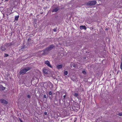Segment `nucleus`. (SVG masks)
<instances>
[{
	"label": "nucleus",
	"mask_w": 122,
	"mask_h": 122,
	"mask_svg": "<svg viewBox=\"0 0 122 122\" xmlns=\"http://www.w3.org/2000/svg\"><path fill=\"white\" fill-rule=\"evenodd\" d=\"M30 68L29 67H27L21 70L20 72V74H25L26 72L30 70Z\"/></svg>",
	"instance_id": "1"
},
{
	"label": "nucleus",
	"mask_w": 122,
	"mask_h": 122,
	"mask_svg": "<svg viewBox=\"0 0 122 122\" xmlns=\"http://www.w3.org/2000/svg\"><path fill=\"white\" fill-rule=\"evenodd\" d=\"M97 2L95 1H93L89 2L88 3V5L91 6L92 5H94L96 4Z\"/></svg>",
	"instance_id": "2"
},
{
	"label": "nucleus",
	"mask_w": 122,
	"mask_h": 122,
	"mask_svg": "<svg viewBox=\"0 0 122 122\" xmlns=\"http://www.w3.org/2000/svg\"><path fill=\"white\" fill-rule=\"evenodd\" d=\"M54 47V46L53 45H51L49 47L46 49V50H45L44 52H45V51H49L50 50L52 49Z\"/></svg>",
	"instance_id": "3"
},
{
	"label": "nucleus",
	"mask_w": 122,
	"mask_h": 122,
	"mask_svg": "<svg viewBox=\"0 0 122 122\" xmlns=\"http://www.w3.org/2000/svg\"><path fill=\"white\" fill-rule=\"evenodd\" d=\"M54 47V46L53 45H51L49 47L46 49V50H45L44 52H45V51H49L50 50L52 49Z\"/></svg>",
	"instance_id": "4"
},
{
	"label": "nucleus",
	"mask_w": 122,
	"mask_h": 122,
	"mask_svg": "<svg viewBox=\"0 0 122 122\" xmlns=\"http://www.w3.org/2000/svg\"><path fill=\"white\" fill-rule=\"evenodd\" d=\"M0 102L4 104H7V103L6 100L2 99H0Z\"/></svg>",
	"instance_id": "5"
},
{
	"label": "nucleus",
	"mask_w": 122,
	"mask_h": 122,
	"mask_svg": "<svg viewBox=\"0 0 122 122\" xmlns=\"http://www.w3.org/2000/svg\"><path fill=\"white\" fill-rule=\"evenodd\" d=\"M45 64L47 65V66L50 68H51L52 67L50 64L49 62L47 61H46L45 62Z\"/></svg>",
	"instance_id": "6"
},
{
	"label": "nucleus",
	"mask_w": 122,
	"mask_h": 122,
	"mask_svg": "<svg viewBox=\"0 0 122 122\" xmlns=\"http://www.w3.org/2000/svg\"><path fill=\"white\" fill-rule=\"evenodd\" d=\"M59 8L58 7H56L54 8L52 11L53 12H57L59 10Z\"/></svg>",
	"instance_id": "7"
},
{
	"label": "nucleus",
	"mask_w": 122,
	"mask_h": 122,
	"mask_svg": "<svg viewBox=\"0 0 122 122\" xmlns=\"http://www.w3.org/2000/svg\"><path fill=\"white\" fill-rule=\"evenodd\" d=\"M43 73L46 74H47L48 73L49 71L48 70L45 69H44L43 70Z\"/></svg>",
	"instance_id": "8"
},
{
	"label": "nucleus",
	"mask_w": 122,
	"mask_h": 122,
	"mask_svg": "<svg viewBox=\"0 0 122 122\" xmlns=\"http://www.w3.org/2000/svg\"><path fill=\"white\" fill-rule=\"evenodd\" d=\"M80 28L81 30L84 29L86 30V28L85 26L81 25L80 26Z\"/></svg>",
	"instance_id": "9"
},
{
	"label": "nucleus",
	"mask_w": 122,
	"mask_h": 122,
	"mask_svg": "<svg viewBox=\"0 0 122 122\" xmlns=\"http://www.w3.org/2000/svg\"><path fill=\"white\" fill-rule=\"evenodd\" d=\"M5 87L3 86L2 85L0 86V90H3L5 89Z\"/></svg>",
	"instance_id": "10"
},
{
	"label": "nucleus",
	"mask_w": 122,
	"mask_h": 122,
	"mask_svg": "<svg viewBox=\"0 0 122 122\" xmlns=\"http://www.w3.org/2000/svg\"><path fill=\"white\" fill-rule=\"evenodd\" d=\"M62 65H58L57 66V68L58 69H61L62 67Z\"/></svg>",
	"instance_id": "11"
},
{
	"label": "nucleus",
	"mask_w": 122,
	"mask_h": 122,
	"mask_svg": "<svg viewBox=\"0 0 122 122\" xmlns=\"http://www.w3.org/2000/svg\"><path fill=\"white\" fill-rule=\"evenodd\" d=\"M1 49L2 51H4L5 50V49L4 47L2 46L1 47Z\"/></svg>",
	"instance_id": "12"
},
{
	"label": "nucleus",
	"mask_w": 122,
	"mask_h": 122,
	"mask_svg": "<svg viewBox=\"0 0 122 122\" xmlns=\"http://www.w3.org/2000/svg\"><path fill=\"white\" fill-rule=\"evenodd\" d=\"M19 17V16H15V20H18V18Z\"/></svg>",
	"instance_id": "13"
},
{
	"label": "nucleus",
	"mask_w": 122,
	"mask_h": 122,
	"mask_svg": "<svg viewBox=\"0 0 122 122\" xmlns=\"http://www.w3.org/2000/svg\"><path fill=\"white\" fill-rule=\"evenodd\" d=\"M64 73L65 75H67V74L68 73L67 71H65L64 72Z\"/></svg>",
	"instance_id": "14"
},
{
	"label": "nucleus",
	"mask_w": 122,
	"mask_h": 122,
	"mask_svg": "<svg viewBox=\"0 0 122 122\" xmlns=\"http://www.w3.org/2000/svg\"><path fill=\"white\" fill-rule=\"evenodd\" d=\"M120 68L122 70V62H121V65L120 66Z\"/></svg>",
	"instance_id": "15"
},
{
	"label": "nucleus",
	"mask_w": 122,
	"mask_h": 122,
	"mask_svg": "<svg viewBox=\"0 0 122 122\" xmlns=\"http://www.w3.org/2000/svg\"><path fill=\"white\" fill-rule=\"evenodd\" d=\"M48 85H50L51 86V87H53L52 84H51V83H50H50H48Z\"/></svg>",
	"instance_id": "16"
},
{
	"label": "nucleus",
	"mask_w": 122,
	"mask_h": 122,
	"mask_svg": "<svg viewBox=\"0 0 122 122\" xmlns=\"http://www.w3.org/2000/svg\"><path fill=\"white\" fill-rule=\"evenodd\" d=\"M118 115L119 116H122V112L118 114Z\"/></svg>",
	"instance_id": "17"
},
{
	"label": "nucleus",
	"mask_w": 122,
	"mask_h": 122,
	"mask_svg": "<svg viewBox=\"0 0 122 122\" xmlns=\"http://www.w3.org/2000/svg\"><path fill=\"white\" fill-rule=\"evenodd\" d=\"M82 73L84 74H86V72L85 71H83L82 72Z\"/></svg>",
	"instance_id": "18"
},
{
	"label": "nucleus",
	"mask_w": 122,
	"mask_h": 122,
	"mask_svg": "<svg viewBox=\"0 0 122 122\" xmlns=\"http://www.w3.org/2000/svg\"><path fill=\"white\" fill-rule=\"evenodd\" d=\"M74 95L75 96H78V94L77 93H74Z\"/></svg>",
	"instance_id": "19"
},
{
	"label": "nucleus",
	"mask_w": 122,
	"mask_h": 122,
	"mask_svg": "<svg viewBox=\"0 0 122 122\" xmlns=\"http://www.w3.org/2000/svg\"><path fill=\"white\" fill-rule=\"evenodd\" d=\"M49 94L50 95H51L52 94V92L51 91L49 92Z\"/></svg>",
	"instance_id": "20"
},
{
	"label": "nucleus",
	"mask_w": 122,
	"mask_h": 122,
	"mask_svg": "<svg viewBox=\"0 0 122 122\" xmlns=\"http://www.w3.org/2000/svg\"><path fill=\"white\" fill-rule=\"evenodd\" d=\"M27 97L28 98H30V96L29 95H28L27 96Z\"/></svg>",
	"instance_id": "21"
},
{
	"label": "nucleus",
	"mask_w": 122,
	"mask_h": 122,
	"mask_svg": "<svg viewBox=\"0 0 122 122\" xmlns=\"http://www.w3.org/2000/svg\"><path fill=\"white\" fill-rule=\"evenodd\" d=\"M44 114L45 115H46L47 114V113L46 112H45L44 113Z\"/></svg>",
	"instance_id": "22"
},
{
	"label": "nucleus",
	"mask_w": 122,
	"mask_h": 122,
	"mask_svg": "<svg viewBox=\"0 0 122 122\" xmlns=\"http://www.w3.org/2000/svg\"><path fill=\"white\" fill-rule=\"evenodd\" d=\"M44 97L45 98H46V95H45L44 96Z\"/></svg>",
	"instance_id": "23"
},
{
	"label": "nucleus",
	"mask_w": 122,
	"mask_h": 122,
	"mask_svg": "<svg viewBox=\"0 0 122 122\" xmlns=\"http://www.w3.org/2000/svg\"><path fill=\"white\" fill-rule=\"evenodd\" d=\"M5 55L6 57H7L8 56V55L7 54H5Z\"/></svg>",
	"instance_id": "24"
},
{
	"label": "nucleus",
	"mask_w": 122,
	"mask_h": 122,
	"mask_svg": "<svg viewBox=\"0 0 122 122\" xmlns=\"http://www.w3.org/2000/svg\"><path fill=\"white\" fill-rule=\"evenodd\" d=\"M53 30L55 31H56V30L55 29H54Z\"/></svg>",
	"instance_id": "25"
},
{
	"label": "nucleus",
	"mask_w": 122,
	"mask_h": 122,
	"mask_svg": "<svg viewBox=\"0 0 122 122\" xmlns=\"http://www.w3.org/2000/svg\"><path fill=\"white\" fill-rule=\"evenodd\" d=\"M65 97H66V95H64V96H63V97L64 98H65Z\"/></svg>",
	"instance_id": "26"
},
{
	"label": "nucleus",
	"mask_w": 122,
	"mask_h": 122,
	"mask_svg": "<svg viewBox=\"0 0 122 122\" xmlns=\"http://www.w3.org/2000/svg\"><path fill=\"white\" fill-rule=\"evenodd\" d=\"M8 0H5V1H8Z\"/></svg>",
	"instance_id": "27"
},
{
	"label": "nucleus",
	"mask_w": 122,
	"mask_h": 122,
	"mask_svg": "<svg viewBox=\"0 0 122 122\" xmlns=\"http://www.w3.org/2000/svg\"><path fill=\"white\" fill-rule=\"evenodd\" d=\"M20 121L21 122H23L21 120H20Z\"/></svg>",
	"instance_id": "28"
},
{
	"label": "nucleus",
	"mask_w": 122,
	"mask_h": 122,
	"mask_svg": "<svg viewBox=\"0 0 122 122\" xmlns=\"http://www.w3.org/2000/svg\"><path fill=\"white\" fill-rule=\"evenodd\" d=\"M30 39H28V41H30Z\"/></svg>",
	"instance_id": "29"
}]
</instances>
